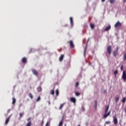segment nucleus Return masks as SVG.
<instances>
[{"mask_svg": "<svg viewBox=\"0 0 126 126\" xmlns=\"http://www.w3.org/2000/svg\"><path fill=\"white\" fill-rule=\"evenodd\" d=\"M108 111H109V105L107 106L106 107L105 114L103 117L104 119H106V118H108V116H110V115H111V111H109L108 112Z\"/></svg>", "mask_w": 126, "mask_h": 126, "instance_id": "nucleus-1", "label": "nucleus"}, {"mask_svg": "<svg viewBox=\"0 0 126 126\" xmlns=\"http://www.w3.org/2000/svg\"><path fill=\"white\" fill-rule=\"evenodd\" d=\"M114 27L115 28H118L119 27H122V23L120 22V21H118L116 23V24L114 25Z\"/></svg>", "mask_w": 126, "mask_h": 126, "instance_id": "nucleus-2", "label": "nucleus"}, {"mask_svg": "<svg viewBox=\"0 0 126 126\" xmlns=\"http://www.w3.org/2000/svg\"><path fill=\"white\" fill-rule=\"evenodd\" d=\"M107 51L108 52V53L109 55H111V54H112V46H108L107 48Z\"/></svg>", "mask_w": 126, "mask_h": 126, "instance_id": "nucleus-3", "label": "nucleus"}, {"mask_svg": "<svg viewBox=\"0 0 126 126\" xmlns=\"http://www.w3.org/2000/svg\"><path fill=\"white\" fill-rule=\"evenodd\" d=\"M118 52H119V47H117L116 50L114 51L113 52V56L115 57V58L117 57V55H118Z\"/></svg>", "mask_w": 126, "mask_h": 126, "instance_id": "nucleus-4", "label": "nucleus"}, {"mask_svg": "<svg viewBox=\"0 0 126 126\" xmlns=\"http://www.w3.org/2000/svg\"><path fill=\"white\" fill-rule=\"evenodd\" d=\"M113 122L114 124L116 126V125H118V118H117V116H114L113 118Z\"/></svg>", "mask_w": 126, "mask_h": 126, "instance_id": "nucleus-5", "label": "nucleus"}, {"mask_svg": "<svg viewBox=\"0 0 126 126\" xmlns=\"http://www.w3.org/2000/svg\"><path fill=\"white\" fill-rule=\"evenodd\" d=\"M122 78L124 80V81H126V71H123Z\"/></svg>", "mask_w": 126, "mask_h": 126, "instance_id": "nucleus-6", "label": "nucleus"}, {"mask_svg": "<svg viewBox=\"0 0 126 126\" xmlns=\"http://www.w3.org/2000/svg\"><path fill=\"white\" fill-rule=\"evenodd\" d=\"M32 73L35 75L36 76H38V71H37V70H35V69H32Z\"/></svg>", "mask_w": 126, "mask_h": 126, "instance_id": "nucleus-7", "label": "nucleus"}, {"mask_svg": "<svg viewBox=\"0 0 126 126\" xmlns=\"http://www.w3.org/2000/svg\"><path fill=\"white\" fill-rule=\"evenodd\" d=\"M70 101H71L72 103H75L76 102V100L75 99V98L73 97H70Z\"/></svg>", "mask_w": 126, "mask_h": 126, "instance_id": "nucleus-8", "label": "nucleus"}, {"mask_svg": "<svg viewBox=\"0 0 126 126\" xmlns=\"http://www.w3.org/2000/svg\"><path fill=\"white\" fill-rule=\"evenodd\" d=\"M22 62L23 63H27V60L26 59V58H23L22 59Z\"/></svg>", "mask_w": 126, "mask_h": 126, "instance_id": "nucleus-9", "label": "nucleus"}, {"mask_svg": "<svg viewBox=\"0 0 126 126\" xmlns=\"http://www.w3.org/2000/svg\"><path fill=\"white\" fill-rule=\"evenodd\" d=\"M69 45L70 48H74V45H73V42H72V40H70L69 42Z\"/></svg>", "mask_w": 126, "mask_h": 126, "instance_id": "nucleus-10", "label": "nucleus"}, {"mask_svg": "<svg viewBox=\"0 0 126 126\" xmlns=\"http://www.w3.org/2000/svg\"><path fill=\"white\" fill-rule=\"evenodd\" d=\"M10 117H11V115H10L9 117L6 119L5 122V125H7V124H8V122H9V119H10Z\"/></svg>", "mask_w": 126, "mask_h": 126, "instance_id": "nucleus-11", "label": "nucleus"}, {"mask_svg": "<svg viewBox=\"0 0 126 126\" xmlns=\"http://www.w3.org/2000/svg\"><path fill=\"white\" fill-rule=\"evenodd\" d=\"M110 29H111V26L109 25L104 29V31H109Z\"/></svg>", "mask_w": 126, "mask_h": 126, "instance_id": "nucleus-12", "label": "nucleus"}, {"mask_svg": "<svg viewBox=\"0 0 126 126\" xmlns=\"http://www.w3.org/2000/svg\"><path fill=\"white\" fill-rule=\"evenodd\" d=\"M70 22L71 26H73V20L72 19V17H70Z\"/></svg>", "mask_w": 126, "mask_h": 126, "instance_id": "nucleus-13", "label": "nucleus"}, {"mask_svg": "<svg viewBox=\"0 0 126 126\" xmlns=\"http://www.w3.org/2000/svg\"><path fill=\"white\" fill-rule=\"evenodd\" d=\"M32 126V122L31 121H29L26 126Z\"/></svg>", "mask_w": 126, "mask_h": 126, "instance_id": "nucleus-14", "label": "nucleus"}, {"mask_svg": "<svg viewBox=\"0 0 126 126\" xmlns=\"http://www.w3.org/2000/svg\"><path fill=\"white\" fill-rule=\"evenodd\" d=\"M63 55H62L59 58L60 62H62V61H63Z\"/></svg>", "mask_w": 126, "mask_h": 126, "instance_id": "nucleus-15", "label": "nucleus"}, {"mask_svg": "<svg viewBox=\"0 0 126 126\" xmlns=\"http://www.w3.org/2000/svg\"><path fill=\"white\" fill-rule=\"evenodd\" d=\"M12 104L13 105H14V104H15V102H16V99H15V98L14 97L12 98Z\"/></svg>", "mask_w": 126, "mask_h": 126, "instance_id": "nucleus-16", "label": "nucleus"}, {"mask_svg": "<svg viewBox=\"0 0 126 126\" xmlns=\"http://www.w3.org/2000/svg\"><path fill=\"white\" fill-rule=\"evenodd\" d=\"M50 94H51V95H55V91L54 90H52L50 92Z\"/></svg>", "mask_w": 126, "mask_h": 126, "instance_id": "nucleus-17", "label": "nucleus"}, {"mask_svg": "<svg viewBox=\"0 0 126 126\" xmlns=\"http://www.w3.org/2000/svg\"><path fill=\"white\" fill-rule=\"evenodd\" d=\"M63 118L62 119V121L59 123V126H61L63 125Z\"/></svg>", "mask_w": 126, "mask_h": 126, "instance_id": "nucleus-18", "label": "nucleus"}, {"mask_svg": "<svg viewBox=\"0 0 126 126\" xmlns=\"http://www.w3.org/2000/svg\"><path fill=\"white\" fill-rule=\"evenodd\" d=\"M94 108L95 109L97 108V101H94Z\"/></svg>", "mask_w": 126, "mask_h": 126, "instance_id": "nucleus-19", "label": "nucleus"}, {"mask_svg": "<svg viewBox=\"0 0 126 126\" xmlns=\"http://www.w3.org/2000/svg\"><path fill=\"white\" fill-rule=\"evenodd\" d=\"M126 97H125L124 98H123L122 99V103H126Z\"/></svg>", "mask_w": 126, "mask_h": 126, "instance_id": "nucleus-20", "label": "nucleus"}, {"mask_svg": "<svg viewBox=\"0 0 126 126\" xmlns=\"http://www.w3.org/2000/svg\"><path fill=\"white\" fill-rule=\"evenodd\" d=\"M119 73V72L118 71V70H116L114 72V75H115V76H117V74H118V73Z\"/></svg>", "mask_w": 126, "mask_h": 126, "instance_id": "nucleus-21", "label": "nucleus"}, {"mask_svg": "<svg viewBox=\"0 0 126 126\" xmlns=\"http://www.w3.org/2000/svg\"><path fill=\"white\" fill-rule=\"evenodd\" d=\"M109 1L110 3H115L116 0H110Z\"/></svg>", "mask_w": 126, "mask_h": 126, "instance_id": "nucleus-22", "label": "nucleus"}, {"mask_svg": "<svg viewBox=\"0 0 126 126\" xmlns=\"http://www.w3.org/2000/svg\"><path fill=\"white\" fill-rule=\"evenodd\" d=\"M90 27L91 29H94V25L93 24H91Z\"/></svg>", "mask_w": 126, "mask_h": 126, "instance_id": "nucleus-23", "label": "nucleus"}, {"mask_svg": "<svg viewBox=\"0 0 126 126\" xmlns=\"http://www.w3.org/2000/svg\"><path fill=\"white\" fill-rule=\"evenodd\" d=\"M63 105H64V104H61L60 105V107H59V109H60V110H62V109H63Z\"/></svg>", "mask_w": 126, "mask_h": 126, "instance_id": "nucleus-24", "label": "nucleus"}, {"mask_svg": "<svg viewBox=\"0 0 126 126\" xmlns=\"http://www.w3.org/2000/svg\"><path fill=\"white\" fill-rule=\"evenodd\" d=\"M37 91L38 92H41V91H42V89L41 87L37 88Z\"/></svg>", "mask_w": 126, "mask_h": 126, "instance_id": "nucleus-25", "label": "nucleus"}, {"mask_svg": "<svg viewBox=\"0 0 126 126\" xmlns=\"http://www.w3.org/2000/svg\"><path fill=\"white\" fill-rule=\"evenodd\" d=\"M40 100H41V97L38 96L37 97V98L36 99V102H39V101H40Z\"/></svg>", "mask_w": 126, "mask_h": 126, "instance_id": "nucleus-26", "label": "nucleus"}, {"mask_svg": "<svg viewBox=\"0 0 126 126\" xmlns=\"http://www.w3.org/2000/svg\"><path fill=\"white\" fill-rule=\"evenodd\" d=\"M75 94L76 95V96H79V95H80V93L77 92H76L75 93Z\"/></svg>", "mask_w": 126, "mask_h": 126, "instance_id": "nucleus-27", "label": "nucleus"}, {"mask_svg": "<svg viewBox=\"0 0 126 126\" xmlns=\"http://www.w3.org/2000/svg\"><path fill=\"white\" fill-rule=\"evenodd\" d=\"M29 95L31 99H33V95H32V94H31V93H30Z\"/></svg>", "mask_w": 126, "mask_h": 126, "instance_id": "nucleus-28", "label": "nucleus"}, {"mask_svg": "<svg viewBox=\"0 0 126 126\" xmlns=\"http://www.w3.org/2000/svg\"><path fill=\"white\" fill-rule=\"evenodd\" d=\"M24 115V113H20L19 114L20 118H22V117H23Z\"/></svg>", "mask_w": 126, "mask_h": 126, "instance_id": "nucleus-29", "label": "nucleus"}, {"mask_svg": "<svg viewBox=\"0 0 126 126\" xmlns=\"http://www.w3.org/2000/svg\"><path fill=\"white\" fill-rule=\"evenodd\" d=\"M123 60L124 61H126V54H125L124 56H123Z\"/></svg>", "mask_w": 126, "mask_h": 126, "instance_id": "nucleus-30", "label": "nucleus"}, {"mask_svg": "<svg viewBox=\"0 0 126 126\" xmlns=\"http://www.w3.org/2000/svg\"><path fill=\"white\" fill-rule=\"evenodd\" d=\"M56 94L57 96L59 95V90H56Z\"/></svg>", "mask_w": 126, "mask_h": 126, "instance_id": "nucleus-31", "label": "nucleus"}, {"mask_svg": "<svg viewBox=\"0 0 126 126\" xmlns=\"http://www.w3.org/2000/svg\"><path fill=\"white\" fill-rule=\"evenodd\" d=\"M79 83L78 82H76L75 85V87H78Z\"/></svg>", "mask_w": 126, "mask_h": 126, "instance_id": "nucleus-32", "label": "nucleus"}, {"mask_svg": "<svg viewBox=\"0 0 126 126\" xmlns=\"http://www.w3.org/2000/svg\"><path fill=\"white\" fill-rule=\"evenodd\" d=\"M119 99H120V98L119 97H116L115 98V102H119Z\"/></svg>", "mask_w": 126, "mask_h": 126, "instance_id": "nucleus-33", "label": "nucleus"}, {"mask_svg": "<svg viewBox=\"0 0 126 126\" xmlns=\"http://www.w3.org/2000/svg\"><path fill=\"white\" fill-rule=\"evenodd\" d=\"M105 124H106V125H110V124H111V122H110V121H106V122H105Z\"/></svg>", "mask_w": 126, "mask_h": 126, "instance_id": "nucleus-34", "label": "nucleus"}, {"mask_svg": "<svg viewBox=\"0 0 126 126\" xmlns=\"http://www.w3.org/2000/svg\"><path fill=\"white\" fill-rule=\"evenodd\" d=\"M121 70H124V65H122L121 66Z\"/></svg>", "mask_w": 126, "mask_h": 126, "instance_id": "nucleus-35", "label": "nucleus"}, {"mask_svg": "<svg viewBox=\"0 0 126 126\" xmlns=\"http://www.w3.org/2000/svg\"><path fill=\"white\" fill-rule=\"evenodd\" d=\"M103 93L106 94V93H107V90H103Z\"/></svg>", "mask_w": 126, "mask_h": 126, "instance_id": "nucleus-36", "label": "nucleus"}, {"mask_svg": "<svg viewBox=\"0 0 126 126\" xmlns=\"http://www.w3.org/2000/svg\"><path fill=\"white\" fill-rule=\"evenodd\" d=\"M30 120H31V118H29L27 119V121H28V122H29V121H30Z\"/></svg>", "mask_w": 126, "mask_h": 126, "instance_id": "nucleus-37", "label": "nucleus"}, {"mask_svg": "<svg viewBox=\"0 0 126 126\" xmlns=\"http://www.w3.org/2000/svg\"><path fill=\"white\" fill-rule=\"evenodd\" d=\"M45 126H49V122L46 123Z\"/></svg>", "mask_w": 126, "mask_h": 126, "instance_id": "nucleus-38", "label": "nucleus"}, {"mask_svg": "<svg viewBox=\"0 0 126 126\" xmlns=\"http://www.w3.org/2000/svg\"><path fill=\"white\" fill-rule=\"evenodd\" d=\"M126 0H123V3H126Z\"/></svg>", "mask_w": 126, "mask_h": 126, "instance_id": "nucleus-39", "label": "nucleus"}, {"mask_svg": "<svg viewBox=\"0 0 126 126\" xmlns=\"http://www.w3.org/2000/svg\"><path fill=\"white\" fill-rule=\"evenodd\" d=\"M106 0H101L102 2H105Z\"/></svg>", "mask_w": 126, "mask_h": 126, "instance_id": "nucleus-40", "label": "nucleus"}, {"mask_svg": "<svg viewBox=\"0 0 126 126\" xmlns=\"http://www.w3.org/2000/svg\"><path fill=\"white\" fill-rule=\"evenodd\" d=\"M83 111H85V109L84 108H83Z\"/></svg>", "mask_w": 126, "mask_h": 126, "instance_id": "nucleus-41", "label": "nucleus"}, {"mask_svg": "<svg viewBox=\"0 0 126 126\" xmlns=\"http://www.w3.org/2000/svg\"><path fill=\"white\" fill-rule=\"evenodd\" d=\"M42 125H43V124H44V121L42 122Z\"/></svg>", "mask_w": 126, "mask_h": 126, "instance_id": "nucleus-42", "label": "nucleus"}, {"mask_svg": "<svg viewBox=\"0 0 126 126\" xmlns=\"http://www.w3.org/2000/svg\"><path fill=\"white\" fill-rule=\"evenodd\" d=\"M125 113H126V108L125 109Z\"/></svg>", "mask_w": 126, "mask_h": 126, "instance_id": "nucleus-43", "label": "nucleus"}]
</instances>
